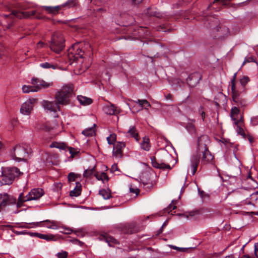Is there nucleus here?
I'll list each match as a JSON object with an SVG mask.
<instances>
[{"label": "nucleus", "instance_id": "1", "mask_svg": "<svg viewBox=\"0 0 258 258\" xmlns=\"http://www.w3.org/2000/svg\"><path fill=\"white\" fill-rule=\"evenodd\" d=\"M210 143V139L207 135H202L198 138L197 150L190 158L192 175L196 173L200 159H201V164L203 165L212 162L214 156L209 151L208 147Z\"/></svg>", "mask_w": 258, "mask_h": 258}, {"label": "nucleus", "instance_id": "2", "mask_svg": "<svg viewBox=\"0 0 258 258\" xmlns=\"http://www.w3.org/2000/svg\"><path fill=\"white\" fill-rule=\"evenodd\" d=\"M20 170L16 167H9L4 168L2 170V175L0 176V184L1 185H10L12 184L15 179L18 178L22 174Z\"/></svg>", "mask_w": 258, "mask_h": 258}, {"label": "nucleus", "instance_id": "3", "mask_svg": "<svg viewBox=\"0 0 258 258\" xmlns=\"http://www.w3.org/2000/svg\"><path fill=\"white\" fill-rule=\"evenodd\" d=\"M74 86L67 84L63 86L61 90L57 92L55 96V100L57 104L66 105L70 103V98L73 94Z\"/></svg>", "mask_w": 258, "mask_h": 258}, {"label": "nucleus", "instance_id": "4", "mask_svg": "<svg viewBox=\"0 0 258 258\" xmlns=\"http://www.w3.org/2000/svg\"><path fill=\"white\" fill-rule=\"evenodd\" d=\"M32 150L29 145L26 144L16 145L13 150L12 155L13 159L17 161H25V157L31 154Z\"/></svg>", "mask_w": 258, "mask_h": 258}, {"label": "nucleus", "instance_id": "5", "mask_svg": "<svg viewBox=\"0 0 258 258\" xmlns=\"http://www.w3.org/2000/svg\"><path fill=\"white\" fill-rule=\"evenodd\" d=\"M43 195V190L40 188L32 189L26 196H24V194L22 192L19 196L17 206L18 207H21L23 203L25 202L37 200L41 198Z\"/></svg>", "mask_w": 258, "mask_h": 258}, {"label": "nucleus", "instance_id": "6", "mask_svg": "<svg viewBox=\"0 0 258 258\" xmlns=\"http://www.w3.org/2000/svg\"><path fill=\"white\" fill-rule=\"evenodd\" d=\"M237 73H234L231 80V89L232 94V100L238 108H244L247 106L248 102L247 100L241 95L236 90L235 85V81Z\"/></svg>", "mask_w": 258, "mask_h": 258}, {"label": "nucleus", "instance_id": "7", "mask_svg": "<svg viewBox=\"0 0 258 258\" xmlns=\"http://www.w3.org/2000/svg\"><path fill=\"white\" fill-rule=\"evenodd\" d=\"M64 47V39L61 33H54L51 37L50 43V49L55 53H59Z\"/></svg>", "mask_w": 258, "mask_h": 258}, {"label": "nucleus", "instance_id": "8", "mask_svg": "<svg viewBox=\"0 0 258 258\" xmlns=\"http://www.w3.org/2000/svg\"><path fill=\"white\" fill-rule=\"evenodd\" d=\"M38 226H43L46 227L49 229H60V226L57 222L54 221H50L49 220H46L43 222H37L32 223H26L24 224L23 227L26 228H32L36 227Z\"/></svg>", "mask_w": 258, "mask_h": 258}, {"label": "nucleus", "instance_id": "9", "mask_svg": "<svg viewBox=\"0 0 258 258\" xmlns=\"http://www.w3.org/2000/svg\"><path fill=\"white\" fill-rule=\"evenodd\" d=\"M83 44L77 43L73 44L68 49V58L70 60L77 61L79 58H82L84 54V51L82 49Z\"/></svg>", "mask_w": 258, "mask_h": 258}, {"label": "nucleus", "instance_id": "10", "mask_svg": "<svg viewBox=\"0 0 258 258\" xmlns=\"http://www.w3.org/2000/svg\"><path fill=\"white\" fill-rule=\"evenodd\" d=\"M36 11H32L31 12H20L18 11H13L9 15H4V17L6 18H13L15 17L18 18H29L34 16L36 14Z\"/></svg>", "mask_w": 258, "mask_h": 258}, {"label": "nucleus", "instance_id": "11", "mask_svg": "<svg viewBox=\"0 0 258 258\" xmlns=\"http://www.w3.org/2000/svg\"><path fill=\"white\" fill-rule=\"evenodd\" d=\"M36 100V99L32 98L23 103L20 108L21 113L24 115L30 114Z\"/></svg>", "mask_w": 258, "mask_h": 258}, {"label": "nucleus", "instance_id": "12", "mask_svg": "<svg viewBox=\"0 0 258 258\" xmlns=\"http://www.w3.org/2000/svg\"><path fill=\"white\" fill-rule=\"evenodd\" d=\"M102 110L104 113L110 115H117L121 111L119 108L115 106L110 102H108L107 104L103 105Z\"/></svg>", "mask_w": 258, "mask_h": 258}, {"label": "nucleus", "instance_id": "13", "mask_svg": "<svg viewBox=\"0 0 258 258\" xmlns=\"http://www.w3.org/2000/svg\"><path fill=\"white\" fill-rule=\"evenodd\" d=\"M152 166L156 168L162 169L165 170L166 169H171V166L166 163V161L164 159H157L155 157H152L151 158Z\"/></svg>", "mask_w": 258, "mask_h": 258}, {"label": "nucleus", "instance_id": "14", "mask_svg": "<svg viewBox=\"0 0 258 258\" xmlns=\"http://www.w3.org/2000/svg\"><path fill=\"white\" fill-rule=\"evenodd\" d=\"M125 143L123 142H117L114 145L112 155L114 157L120 159L122 156V149L125 147Z\"/></svg>", "mask_w": 258, "mask_h": 258}, {"label": "nucleus", "instance_id": "15", "mask_svg": "<svg viewBox=\"0 0 258 258\" xmlns=\"http://www.w3.org/2000/svg\"><path fill=\"white\" fill-rule=\"evenodd\" d=\"M16 199L7 193L0 194V207H4L15 203Z\"/></svg>", "mask_w": 258, "mask_h": 258}, {"label": "nucleus", "instance_id": "16", "mask_svg": "<svg viewBox=\"0 0 258 258\" xmlns=\"http://www.w3.org/2000/svg\"><path fill=\"white\" fill-rule=\"evenodd\" d=\"M210 27L217 31L219 33V36L221 37H227L230 34L228 27L223 24H220L219 26L214 28V25L212 24H210Z\"/></svg>", "mask_w": 258, "mask_h": 258}, {"label": "nucleus", "instance_id": "17", "mask_svg": "<svg viewBox=\"0 0 258 258\" xmlns=\"http://www.w3.org/2000/svg\"><path fill=\"white\" fill-rule=\"evenodd\" d=\"M43 106L45 109L50 111L56 112L60 110V106L55 102L43 101L42 103Z\"/></svg>", "mask_w": 258, "mask_h": 258}, {"label": "nucleus", "instance_id": "18", "mask_svg": "<svg viewBox=\"0 0 258 258\" xmlns=\"http://www.w3.org/2000/svg\"><path fill=\"white\" fill-rule=\"evenodd\" d=\"M43 8L48 13L52 15H56L63 9L61 5L55 7L44 6Z\"/></svg>", "mask_w": 258, "mask_h": 258}, {"label": "nucleus", "instance_id": "19", "mask_svg": "<svg viewBox=\"0 0 258 258\" xmlns=\"http://www.w3.org/2000/svg\"><path fill=\"white\" fill-rule=\"evenodd\" d=\"M39 87L38 86H27L24 85L22 87V91L24 93H29L30 92H36L39 91Z\"/></svg>", "mask_w": 258, "mask_h": 258}, {"label": "nucleus", "instance_id": "20", "mask_svg": "<svg viewBox=\"0 0 258 258\" xmlns=\"http://www.w3.org/2000/svg\"><path fill=\"white\" fill-rule=\"evenodd\" d=\"M77 99L81 104L84 106L90 105L92 103V99L82 95H78Z\"/></svg>", "mask_w": 258, "mask_h": 258}, {"label": "nucleus", "instance_id": "21", "mask_svg": "<svg viewBox=\"0 0 258 258\" xmlns=\"http://www.w3.org/2000/svg\"><path fill=\"white\" fill-rule=\"evenodd\" d=\"M187 82L190 86L194 87L199 83L198 77L197 74H192L187 78Z\"/></svg>", "mask_w": 258, "mask_h": 258}, {"label": "nucleus", "instance_id": "22", "mask_svg": "<svg viewBox=\"0 0 258 258\" xmlns=\"http://www.w3.org/2000/svg\"><path fill=\"white\" fill-rule=\"evenodd\" d=\"M141 148L142 149L146 151L150 150L151 145L150 144V140L148 137H145L143 138V141L141 143Z\"/></svg>", "mask_w": 258, "mask_h": 258}, {"label": "nucleus", "instance_id": "23", "mask_svg": "<svg viewBox=\"0 0 258 258\" xmlns=\"http://www.w3.org/2000/svg\"><path fill=\"white\" fill-rule=\"evenodd\" d=\"M81 193V185L80 182H76V186L75 188L70 191V195L71 197H78L80 195Z\"/></svg>", "mask_w": 258, "mask_h": 258}, {"label": "nucleus", "instance_id": "24", "mask_svg": "<svg viewBox=\"0 0 258 258\" xmlns=\"http://www.w3.org/2000/svg\"><path fill=\"white\" fill-rule=\"evenodd\" d=\"M35 235H37L39 238L47 241H56L57 239L53 234H43L36 233Z\"/></svg>", "mask_w": 258, "mask_h": 258}, {"label": "nucleus", "instance_id": "25", "mask_svg": "<svg viewBox=\"0 0 258 258\" xmlns=\"http://www.w3.org/2000/svg\"><path fill=\"white\" fill-rule=\"evenodd\" d=\"M78 4V0H68L66 3L62 4L61 6L63 9H66L76 7Z\"/></svg>", "mask_w": 258, "mask_h": 258}, {"label": "nucleus", "instance_id": "26", "mask_svg": "<svg viewBox=\"0 0 258 258\" xmlns=\"http://www.w3.org/2000/svg\"><path fill=\"white\" fill-rule=\"evenodd\" d=\"M126 134L133 137L137 142L139 141V134L135 126H131Z\"/></svg>", "mask_w": 258, "mask_h": 258}, {"label": "nucleus", "instance_id": "27", "mask_svg": "<svg viewBox=\"0 0 258 258\" xmlns=\"http://www.w3.org/2000/svg\"><path fill=\"white\" fill-rule=\"evenodd\" d=\"M40 67L45 69H52L55 70L58 68V66L56 64L49 62L41 63L40 64Z\"/></svg>", "mask_w": 258, "mask_h": 258}, {"label": "nucleus", "instance_id": "28", "mask_svg": "<svg viewBox=\"0 0 258 258\" xmlns=\"http://www.w3.org/2000/svg\"><path fill=\"white\" fill-rule=\"evenodd\" d=\"M94 176L98 180H101L103 182L105 180L107 181L109 179L107 175L104 172H102L101 174H99L98 173H95Z\"/></svg>", "mask_w": 258, "mask_h": 258}, {"label": "nucleus", "instance_id": "29", "mask_svg": "<svg viewBox=\"0 0 258 258\" xmlns=\"http://www.w3.org/2000/svg\"><path fill=\"white\" fill-rule=\"evenodd\" d=\"M147 14L149 16H154L158 18H160L161 16V14L156 12L154 9L149 8L147 10Z\"/></svg>", "mask_w": 258, "mask_h": 258}, {"label": "nucleus", "instance_id": "30", "mask_svg": "<svg viewBox=\"0 0 258 258\" xmlns=\"http://www.w3.org/2000/svg\"><path fill=\"white\" fill-rule=\"evenodd\" d=\"M95 130L92 127L86 128L82 131V134L86 137H92L95 135Z\"/></svg>", "mask_w": 258, "mask_h": 258}, {"label": "nucleus", "instance_id": "31", "mask_svg": "<svg viewBox=\"0 0 258 258\" xmlns=\"http://www.w3.org/2000/svg\"><path fill=\"white\" fill-rule=\"evenodd\" d=\"M99 193L105 200L109 199L111 197L110 192L104 189H100Z\"/></svg>", "mask_w": 258, "mask_h": 258}, {"label": "nucleus", "instance_id": "32", "mask_svg": "<svg viewBox=\"0 0 258 258\" xmlns=\"http://www.w3.org/2000/svg\"><path fill=\"white\" fill-rule=\"evenodd\" d=\"M186 128L187 130L191 134H195L196 133V128L195 125L192 122H189L186 124Z\"/></svg>", "mask_w": 258, "mask_h": 258}, {"label": "nucleus", "instance_id": "33", "mask_svg": "<svg viewBox=\"0 0 258 258\" xmlns=\"http://www.w3.org/2000/svg\"><path fill=\"white\" fill-rule=\"evenodd\" d=\"M105 241L107 243H108V245L110 246H111L112 244H118V242L117 241V240L111 236L105 237Z\"/></svg>", "mask_w": 258, "mask_h": 258}, {"label": "nucleus", "instance_id": "34", "mask_svg": "<svg viewBox=\"0 0 258 258\" xmlns=\"http://www.w3.org/2000/svg\"><path fill=\"white\" fill-rule=\"evenodd\" d=\"M134 102L137 104H139L140 105L141 109H142L144 107V104H147V107L151 106L150 103L146 99H138L137 101H134Z\"/></svg>", "mask_w": 258, "mask_h": 258}, {"label": "nucleus", "instance_id": "35", "mask_svg": "<svg viewBox=\"0 0 258 258\" xmlns=\"http://www.w3.org/2000/svg\"><path fill=\"white\" fill-rule=\"evenodd\" d=\"M95 168V167L94 166L93 167H92L91 169L89 168V169H86L84 172L83 176L86 178L90 177L91 175H92L94 173Z\"/></svg>", "mask_w": 258, "mask_h": 258}, {"label": "nucleus", "instance_id": "36", "mask_svg": "<svg viewBox=\"0 0 258 258\" xmlns=\"http://www.w3.org/2000/svg\"><path fill=\"white\" fill-rule=\"evenodd\" d=\"M116 139V136L114 134H110L109 137L107 138V141L109 145L114 144Z\"/></svg>", "mask_w": 258, "mask_h": 258}, {"label": "nucleus", "instance_id": "37", "mask_svg": "<svg viewBox=\"0 0 258 258\" xmlns=\"http://www.w3.org/2000/svg\"><path fill=\"white\" fill-rule=\"evenodd\" d=\"M40 81H42V80L38 79L37 78H32L31 81V83L33 85H34V86H38L39 87V91L41 89V87L39 82Z\"/></svg>", "mask_w": 258, "mask_h": 258}, {"label": "nucleus", "instance_id": "38", "mask_svg": "<svg viewBox=\"0 0 258 258\" xmlns=\"http://www.w3.org/2000/svg\"><path fill=\"white\" fill-rule=\"evenodd\" d=\"M50 147H51V148L55 147V148H58V149H64L65 145L64 144H60V143H58L57 142H54V143H52L50 145Z\"/></svg>", "mask_w": 258, "mask_h": 258}, {"label": "nucleus", "instance_id": "39", "mask_svg": "<svg viewBox=\"0 0 258 258\" xmlns=\"http://www.w3.org/2000/svg\"><path fill=\"white\" fill-rule=\"evenodd\" d=\"M39 82H40L41 89V88H44V89L47 88L49 87L52 86V83H47L42 80V81H40Z\"/></svg>", "mask_w": 258, "mask_h": 258}, {"label": "nucleus", "instance_id": "40", "mask_svg": "<svg viewBox=\"0 0 258 258\" xmlns=\"http://www.w3.org/2000/svg\"><path fill=\"white\" fill-rule=\"evenodd\" d=\"M138 230H136L134 227L133 225H130L128 226V228L124 232L127 234H132L134 233L137 232Z\"/></svg>", "mask_w": 258, "mask_h": 258}, {"label": "nucleus", "instance_id": "41", "mask_svg": "<svg viewBox=\"0 0 258 258\" xmlns=\"http://www.w3.org/2000/svg\"><path fill=\"white\" fill-rule=\"evenodd\" d=\"M56 255L57 258H67L68 252L66 251H61V252L57 253Z\"/></svg>", "mask_w": 258, "mask_h": 258}, {"label": "nucleus", "instance_id": "42", "mask_svg": "<svg viewBox=\"0 0 258 258\" xmlns=\"http://www.w3.org/2000/svg\"><path fill=\"white\" fill-rule=\"evenodd\" d=\"M176 202V201H172V203L169 205L167 210L168 213L171 212L172 210H174L176 208V206L175 205Z\"/></svg>", "mask_w": 258, "mask_h": 258}, {"label": "nucleus", "instance_id": "43", "mask_svg": "<svg viewBox=\"0 0 258 258\" xmlns=\"http://www.w3.org/2000/svg\"><path fill=\"white\" fill-rule=\"evenodd\" d=\"M77 175L73 172H71L68 175V180L70 182L74 181L77 177Z\"/></svg>", "mask_w": 258, "mask_h": 258}, {"label": "nucleus", "instance_id": "44", "mask_svg": "<svg viewBox=\"0 0 258 258\" xmlns=\"http://www.w3.org/2000/svg\"><path fill=\"white\" fill-rule=\"evenodd\" d=\"M169 246L173 249L177 250L179 251L184 252L187 250L186 248L179 247L173 245H170Z\"/></svg>", "mask_w": 258, "mask_h": 258}, {"label": "nucleus", "instance_id": "45", "mask_svg": "<svg viewBox=\"0 0 258 258\" xmlns=\"http://www.w3.org/2000/svg\"><path fill=\"white\" fill-rule=\"evenodd\" d=\"M60 228L65 230L66 231H60V232L64 233V234H71L72 232H74V231L69 228H66V227H64L63 226L62 227L60 226Z\"/></svg>", "mask_w": 258, "mask_h": 258}, {"label": "nucleus", "instance_id": "46", "mask_svg": "<svg viewBox=\"0 0 258 258\" xmlns=\"http://www.w3.org/2000/svg\"><path fill=\"white\" fill-rule=\"evenodd\" d=\"M249 81V78L247 77L244 76L240 79V83L242 86H244Z\"/></svg>", "mask_w": 258, "mask_h": 258}, {"label": "nucleus", "instance_id": "47", "mask_svg": "<svg viewBox=\"0 0 258 258\" xmlns=\"http://www.w3.org/2000/svg\"><path fill=\"white\" fill-rule=\"evenodd\" d=\"M199 112L202 116L203 120H204V119L205 118V112L204 111V108L203 106H200L199 109Z\"/></svg>", "mask_w": 258, "mask_h": 258}, {"label": "nucleus", "instance_id": "48", "mask_svg": "<svg viewBox=\"0 0 258 258\" xmlns=\"http://www.w3.org/2000/svg\"><path fill=\"white\" fill-rule=\"evenodd\" d=\"M252 61H254V59H253V58L252 57H251V56L247 57L245 58L244 61L243 62L242 66H243L244 64H245L247 62H252Z\"/></svg>", "mask_w": 258, "mask_h": 258}, {"label": "nucleus", "instance_id": "49", "mask_svg": "<svg viewBox=\"0 0 258 258\" xmlns=\"http://www.w3.org/2000/svg\"><path fill=\"white\" fill-rule=\"evenodd\" d=\"M251 123L253 125H256L258 124V116L251 118Z\"/></svg>", "mask_w": 258, "mask_h": 258}, {"label": "nucleus", "instance_id": "50", "mask_svg": "<svg viewBox=\"0 0 258 258\" xmlns=\"http://www.w3.org/2000/svg\"><path fill=\"white\" fill-rule=\"evenodd\" d=\"M237 132L238 134L241 135L243 138H245V133L241 127L238 126L237 128Z\"/></svg>", "mask_w": 258, "mask_h": 258}, {"label": "nucleus", "instance_id": "51", "mask_svg": "<svg viewBox=\"0 0 258 258\" xmlns=\"http://www.w3.org/2000/svg\"><path fill=\"white\" fill-rule=\"evenodd\" d=\"M74 232L78 236L83 237L84 236V234L82 231L80 229L77 230H74Z\"/></svg>", "mask_w": 258, "mask_h": 258}, {"label": "nucleus", "instance_id": "52", "mask_svg": "<svg viewBox=\"0 0 258 258\" xmlns=\"http://www.w3.org/2000/svg\"><path fill=\"white\" fill-rule=\"evenodd\" d=\"M231 112L232 114H237L239 112V109L238 107H234L232 108Z\"/></svg>", "mask_w": 258, "mask_h": 258}, {"label": "nucleus", "instance_id": "53", "mask_svg": "<svg viewBox=\"0 0 258 258\" xmlns=\"http://www.w3.org/2000/svg\"><path fill=\"white\" fill-rule=\"evenodd\" d=\"M157 31H164V32H166V30L165 29V26L164 25H163V26H159L158 27H157Z\"/></svg>", "mask_w": 258, "mask_h": 258}, {"label": "nucleus", "instance_id": "54", "mask_svg": "<svg viewBox=\"0 0 258 258\" xmlns=\"http://www.w3.org/2000/svg\"><path fill=\"white\" fill-rule=\"evenodd\" d=\"M208 20L210 21L211 22L214 23L215 24H217L218 23V20L217 19H215L212 17L208 18Z\"/></svg>", "mask_w": 258, "mask_h": 258}, {"label": "nucleus", "instance_id": "55", "mask_svg": "<svg viewBox=\"0 0 258 258\" xmlns=\"http://www.w3.org/2000/svg\"><path fill=\"white\" fill-rule=\"evenodd\" d=\"M254 253L255 255L258 258V243L254 245Z\"/></svg>", "mask_w": 258, "mask_h": 258}, {"label": "nucleus", "instance_id": "56", "mask_svg": "<svg viewBox=\"0 0 258 258\" xmlns=\"http://www.w3.org/2000/svg\"><path fill=\"white\" fill-rule=\"evenodd\" d=\"M130 190L131 192L135 193L136 195H138V194L139 192V189L138 188H134L132 187H130Z\"/></svg>", "mask_w": 258, "mask_h": 258}, {"label": "nucleus", "instance_id": "57", "mask_svg": "<svg viewBox=\"0 0 258 258\" xmlns=\"http://www.w3.org/2000/svg\"><path fill=\"white\" fill-rule=\"evenodd\" d=\"M111 171L114 172L117 170V166L116 164H113L111 168Z\"/></svg>", "mask_w": 258, "mask_h": 258}, {"label": "nucleus", "instance_id": "58", "mask_svg": "<svg viewBox=\"0 0 258 258\" xmlns=\"http://www.w3.org/2000/svg\"><path fill=\"white\" fill-rule=\"evenodd\" d=\"M142 0H132V4L134 5H138L142 2Z\"/></svg>", "mask_w": 258, "mask_h": 258}, {"label": "nucleus", "instance_id": "59", "mask_svg": "<svg viewBox=\"0 0 258 258\" xmlns=\"http://www.w3.org/2000/svg\"><path fill=\"white\" fill-rule=\"evenodd\" d=\"M73 241L75 242L76 243H78L80 245H82L83 244V242L80 241V240L77 239H74L73 240Z\"/></svg>", "mask_w": 258, "mask_h": 258}, {"label": "nucleus", "instance_id": "60", "mask_svg": "<svg viewBox=\"0 0 258 258\" xmlns=\"http://www.w3.org/2000/svg\"><path fill=\"white\" fill-rule=\"evenodd\" d=\"M172 98V95L170 94H168L166 96V99H171Z\"/></svg>", "mask_w": 258, "mask_h": 258}, {"label": "nucleus", "instance_id": "61", "mask_svg": "<svg viewBox=\"0 0 258 258\" xmlns=\"http://www.w3.org/2000/svg\"><path fill=\"white\" fill-rule=\"evenodd\" d=\"M225 258H234V257H233V255L231 254V255L226 256L225 257Z\"/></svg>", "mask_w": 258, "mask_h": 258}, {"label": "nucleus", "instance_id": "62", "mask_svg": "<svg viewBox=\"0 0 258 258\" xmlns=\"http://www.w3.org/2000/svg\"><path fill=\"white\" fill-rule=\"evenodd\" d=\"M144 29L142 27H141L139 29V33H141L143 31H144Z\"/></svg>", "mask_w": 258, "mask_h": 258}, {"label": "nucleus", "instance_id": "63", "mask_svg": "<svg viewBox=\"0 0 258 258\" xmlns=\"http://www.w3.org/2000/svg\"><path fill=\"white\" fill-rule=\"evenodd\" d=\"M37 45H40L41 47H43V43L40 41L38 43H37Z\"/></svg>", "mask_w": 258, "mask_h": 258}, {"label": "nucleus", "instance_id": "64", "mask_svg": "<svg viewBox=\"0 0 258 258\" xmlns=\"http://www.w3.org/2000/svg\"><path fill=\"white\" fill-rule=\"evenodd\" d=\"M240 258H250V257L247 255H244Z\"/></svg>", "mask_w": 258, "mask_h": 258}]
</instances>
